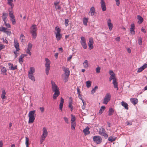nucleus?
Wrapping results in <instances>:
<instances>
[{
    "label": "nucleus",
    "instance_id": "obj_14",
    "mask_svg": "<svg viewBox=\"0 0 147 147\" xmlns=\"http://www.w3.org/2000/svg\"><path fill=\"white\" fill-rule=\"evenodd\" d=\"M99 133L101 135L104 136L105 137H108V135L105 133V131L103 128L101 127L100 128Z\"/></svg>",
    "mask_w": 147,
    "mask_h": 147
},
{
    "label": "nucleus",
    "instance_id": "obj_1",
    "mask_svg": "<svg viewBox=\"0 0 147 147\" xmlns=\"http://www.w3.org/2000/svg\"><path fill=\"white\" fill-rule=\"evenodd\" d=\"M109 74L110 75L109 78V81L111 82L112 80H113L112 83L113 84L114 88H116L117 90H118V83L115 74L112 70H110L109 71Z\"/></svg>",
    "mask_w": 147,
    "mask_h": 147
},
{
    "label": "nucleus",
    "instance_id": "obj_23",
    "mask_svg": "<svg viewBox=\"0 0 147 147\" xmlns=\"http://www.w3.org/2000/svg\"><path fill=\"white\" fill-rule=\"evenodd\" d=\"M130 101L134 105L137 104L138 102V99L136 98H132L130 99Z\"/></svg>",
    "mask_w": 147,
    "mask_h": 147
},
{
    "label": "nucleus",
    "instance_id": "obj_37",
    "mask_svg": "<svg viewBox=\"0 0 147 147\" xmlns=\"http://www.w3.org/2000/svg\"><path fill=\"white\" fill-rule=\"evenodd\" d=\"M88 19L86 18H84L83 20V24L85 26H86L87 25V23Z\"/></svg>",
    "mask_w": 147,
    "mask_h": 147
},
{
    "label": "nucleus",
    "instance_id": "obj_44",
    "mask_svg": "<svg viewBox=\"0 0 147 147\" xmlns=\"http://www.w3.org/2000/svg\"><path fill=\"white\" fill-rule=\"evenodd\" d=\"M98 86H96L94 87V88H93L92 90L91 91V92L92 94H94V93L95 92L96 90L98 89Z\"/></svg>",
    "mask_w": 147,
    "mask_h": 147
},
{
    "label": "nucleus",
    "instance_id": "obj_20",
    "mask_svg": "<svg viewBox=\"0 0 147 147\" xmlns=\"http://www.w3.org/2000/svg\"><path fill=\"white\" fill-rule=\"evenodd\" d=\"M8 16V14L7 13L3 12L2 13V17L3 20L4 22L7 21V18Z\"/></svg>",
    "mask_w": 147,
    "mask_h": 147
},
{
    "label": "nucleus",
    "instance_id": "obj_31",
    "mask_svg": "<svg viewBox=\"0 0 147 147\" xmlns=\"http://www.w3.org/2000/svg\"><path fill=\"white\" fill-rule=\"evenodd\" d=\"M137 18L139 20L138 23L140 24L143 21V19L140 16L138 15L137 16Z\"/></svg>",
    "mask_w": 147,
    "mask_h": 147
},
{
    "label": "nucleus",
    "instance_id": "obj_32",
    "mask_svg": "<svg viewBox=\"0 0 147 147\" xmlns=\"http://www.w3.org/2000/svg\"><path fill=\"white\" fill-rule=\"evenodd\" d=\"M54 94H53V99H56L57 97L60 94L59 92H54Z\"/></svg>",
    "mask_w": 147,
    "mask_h": 147
},
{
    "label": "nucleus",
    "instance_id": "obj_38",
    "mask_svg": "<svg viewBox=\"0 0 147 147\" xmlns=\"http://www.w3.org/2000/svg\"><path fill=\"white\" fill-rule=\"evenodd\" d=\"M83 65L85 68H87L88 66V61L87 60H85L83 63Z\"/></svg>",
    "mask_w": 147,
    "mask_h": 147
},
{
    "label": "nucleus",
    "instance_id": "obj_29",
    "mask_svg": "<svg viewBox=\"0 0 147 147\" xmlns=\"http://www.w3.org/2000/svg\"><path fill=\"white\" fill-rule=\"evenodd\" d=\"M55 29V31L54 33L55 34L61 33V30L59 27H56Z\"/></svg>",
    "mask_w": 147,
    "mask_h": 147
},
{
    "label": "nucleus",
    "instance_id": "obj_61",
    "mask_svg": "<svg viewBox=\"0 0 147 147\" xmlns=\"http://www.w3.org/2000/svg\"><path fill=\"white\" fill-rule=\"evenodd\" d=\"M64 103V99L62 98H61V101L60 103H62L63 104Z\"/></svg>",
    "mask_w": 147,
    "mask_h": 147
},
{
    "label": "nucleus",
    "instance_id": "obj_9",
    "mask_svg": "<svg viewBox=\"0 0 147 147\" xmlns=\"http://www.w3.org/2000/svg\"><path fill=\"white\" fill-rule=\"evenodd\" d=\"M111 98V95L109 93H107L105 96L102 103L103 104H107L110 100Z\"/></svg>",
    "mask_w": 147,
    "mask_h": 147
},
{
    "label": "nucleus",
    "instance_id": "obj_58",
    "mask_svg": "<svg viewBox=\"0 0 147 147\" xmlns=\"http://www.w3.org/2000/svg\"><path fill=\"white\" fill-rule=\"evenodd\" d=\"M120 0H115L116 5L118 6H119L120 4Z\"/></svg>",
    "mask_w": 147,
    "mask_h": 147
},
{
    "label": "nucleus",
    "instance_id": "obj_56",
    "mask_svg": "<svg viewBox=\"0 0 147 147\" xmlns=\"http://www.w3.org/2000/svg\"><path fill=\"white\" fill-rule=\"evenodd\" d=\"M1 39L3 40V41L4 43H5L6 44H8V41L6 39H4V38H3Z\"/></svg>",
    "mask_w": 147,
    "mask_h": 147
},
{
    "label": "nucleus",
    "instance_id": "obj_21",
    "mask_svg": "<svg viewBox=\"0 0 147 147\" xmlns=\"http://www.w3.org/2000/svg\"><path fill=\"white\" fill-rule=\"evenodd\" d=\"M89 127L87 126L83 130V132L85 136H86L90 133V131H89Z\"/></svg>",
    "mask_w": 147,
    "mask_h": 147
},
{
    "label": "nucleus",
    "instance_id": "obj_30",
    "mask_svg": "<svg viewBox=\"0 0 147 147\" xmlns=\"http://www.w3.org/2000/svg\"><path fill=\"white\" fill-rule=\"evenodd\" d=\"M63 70L65 72V75H69L70 71L68 68H65Z\"/></svg>",
    "mask_w": 147,
    "mask_h": 147
},
{
    "label": "nucleus",
    "instance_id": "obj_7",
    "mask_svg": "<svg viewBox=\"0 0 147 147\" xmlns=\"http://www.w3.org/2000/svg\"><path fill=\"white\" fill-rule=\"evenodd\" d=\"M45 72L46 75H48L49 74V71L50 69L51 61L47 58H46L45 59Z\"/></svg>",
    "mask_w": 147,
    "mask_h": 147
},
{
    "label": "nucleus",
    "instance_id": "obj_53",
    "mask_svg": "<svg viewBox=\"0 0 147 147\" xmlns=\"http://www.w3.org/2000/svg\"><path fill=\"white\" fill-rule=\"evenodd\" d=\"M63 119H64L65 122L67 124H68L69 123L68 119L66 117H63Z\"/></svg>",
    "mask_w": 147,
    "mask_h": 147
},
{
    "label": "nucleus",
    "instance_id": "obj_41",
    "mask_svg": "<svg viewBox=\"0 0 147 147\" xmlns=\"http://www.w3.org/2000/svg\"><path fill=\"white\" fill-rule=\"evenodd\" d=\"M8 1L7 3L10 5L12 8L13 6V0H7Z\"/></svg>",
    "mask_w": 147,
    "mask_h": 147
},
{
    "label": "nucleus",
    "instance_id": "obj_33",
    "mask_svg": "<svg viewBox=\"0 0 147 147\" xmlns=\"http://www.w3.org/2000/svg\"><path fill=\"white\" fill-rule=\"evenodd\" d=\"M7 70L5 67H3L1 69V72L2 74L3 75H7L6 73Z\"/></svg>",
    "mask_w": 147,
    "mask_h": 147
},
{
    "label": "nucleus",
    "instance_id": "obj_27",
    "mask_svg": "<svg viewBox=\"0 0 147 147\" xmlns=\"http://www.w3.org/2000/svg\"><path fill=\"white\" fill-rule=\"evenodd\" d=\"M68 107L70 109L71 111H72L73 109V107L72 105V100H69V102Z\"/></svg>",
    "mask_w": 147,
    "mask_h": 147
},
{
    "label": "nucleus",
    "instance_id": "obj_46",
    "mask_svg": "<svg viewBox=\"0 0 147 147\" xmlns=\"http://www.w3.org/2000/svg\"><path fill=\"white\" fill-rule=\"evenodd\" d=\"M116 138H113L112 136L110 137L108 139L109 141L111 142L115 141Z\"/></svg>",
    "mask_w": 147,
    "mask_h": 147
},
{
    "label": "nucleus",
    "instance_id": "obj_48",
    "mask_svg": "<svg viewBox=\"0 0 147 147\" xmlns=\"http://www.w3.org/2000/svg\"><path fill=\"white\" fill-rule=\"evenodd\" d=\"M32 45L31 43H29L28 44V47L27 49L31 50L32 48Z\"/></svg>",
    "mask_w": 147,
    "mask_h": 147
},
{
    "label": "nucleus",
    "instance_id": "obj_3",
    "mask_svg": "<svg viewBox=\"0 0 147 147\" xmlns=\"http://www.w3.org/2000/svg\"><path fill=\"white\" fill-rule=\"evenodd\" d=\"M35 72L34 68L32 67H30V70L28 71V78L33 82L35 81V78L34 76V74Z\"/></svg>",
    "mask_w": 147,
    "mask_h": 147
},
{
    "label": "nucleus",
    "instance_id": "obj_55",
    "mask_svg": "<svg viewBox=\"0 0 147 147\" xmlns=\"http://www.w3.org/2000/svg\"><path fill=\"white\" fill-rule=\"evenodd\" d=\"M31 50H30L28 49H26V53L27 54H28L30 56L31 55V53L30 52V51Z\"/></svg>",
    "mask_w": 147,
    "mask_h": 147
},
{
    "label": "nucleus",
    "instance_id": "obj_59",
    "mask_svg": "<svg viewBox=\"0 0 147 147\" xmlns=\"http://www.w3.org/2000/svg\"><path fill=\"white\" fill-rule=\"evenodd\" d=\"M19 61L20 63V64H22L23 61V59L20 58L19 59Z\"/></svg>",
    "mask_w": 147,
    "mask_h": 147
},
{
    "label": "nucleus",
    "instance_id": "obj_13",
    "mask_svg": "<svg viewBox=\"0 0 147 147\" xmlns=\"http://www.w3.org/2000/svg\"><path fill=\"white\" fill-rule=\"evenodd\" d=\"M0 31L5 33L9 35H10L11 34V32L10 31L8 30L7 28L3 27H0Z\"/></svg>",
    "mask_w": 147,
    "mask_h": 147
},
{
    "label": "nucleus",
    "instance_id": "obj_36",
    "mask_svg": "<svg viewBox=\"0 0 147 147\" xmlns=\"http://www.w3.org/2000/svg\"><path fill=\"white\" fill-rule=\"evenodd\" d=\"M71 129L74 130L75 129V128L76 125V121L71 122Z\"/></svg>",
    "mask_w": 147,
    "mask_h": 147
},
{
    "label": "nucleus",
    "instance_id": "obj_47",
    "mask_svg": "<svg viewBox=\"0 0 147 147\" xmlns=\"http://www.w3.org/2000/svg\"><path fill=\"white\" fill-rule=\"evenodd\" d=\"M71 122H74L76 121V118L74 115H71Z\"/></svg>",
    "mask_w": 147,
    "mask_h": 147
},
{
    "label": "nucleus",
    "instance_id": "obj_45",
    "mask_svg": "<svg viewBox=\"0 0 147 147\" xmlns=\"http://www.w3.org/2000/svg\"><path fill=\"white\" fill-rule=\"evenodd\" d=\"M7 21L4 22V24L5 26L7 28H11V26L9 23H7Z\"/></svg>",
    "mask_w": 147,
    "mask_h": 147
},
{
    "label": "nucleus",
    "instance_id": "obj_8",
    "mask_svg": "<svg viewBox=\"0 0 147 147\" xmlns=\"http://www.w3.org/2000/svg\"><path fill=\"white\" fill-rule=\"evenodd\" d=\"M9 12L10 20L12 24L14 25L16 24V18L14 15L13 11L12 10H9Z\"/></svg>",
    "mask_w": 147,
    "mask_h": 147
},
{
    "label": "nucleus",
    "instance_id": "obj_26",
    "mask_svg": "<svg viewBox=\"0 0 147 147\" xmlns=\"http://www.w3.org/2000/svg\"><path fill=\"white\" fill-rule=\"evenodd\" d=\"M95 11V9L94 7H92L90 9L89 13H90V15L91 16H93L94 15V13Z\"/></svg>",
    "mask_w": 147,
    "mask_h": 147
},
{
    "label": "nucleus",
    "instance_id": "obj_64",
    "mask_svg": "<svg viewBox=\"0 0 147 147\" xmlns=\"http://www.w3.org/2000/svg\"><path fill=\"white\" fill-rule=\"evenodd\" d=\"M3 142L1 140L0 141V147H3Z\"/></svg>",
    "mask_w": 147,
    "mask_h": 147
},
{
    "label": "nucleus",
    "instance_id": "obj_54",
    "mask_svg": "<svg viewBox=\"0 0 147 147\" xmlns=\"http://www.w3.org/2000/svg\"><path fill=\"white\" fill-rule=\"evenodd\" d=\"M5 48V46L2 45L1 42H0V50H1Z\"/></svg>",
    "mask_w": 147,
    "mask_h": 147
},
{
    "label": "nucleus",
    "instance_id": "obj_62",
    "mask_svg": "<svg viewBox=\"0 0 147 147\" xmlns=\"http://www.w3.org/2000/svg\"><path fill=\"white\" fill-rule=\"evenodd\" d=\"M40 109L41 111L42 112H43L44 111V108L43 107H40Z\"/></svg>",
    "mask_w": 147,
    "mask_h": 147
},
{
    "label": "nucleus",
    "instance_id": "obj_17",
    "mask_svg": "<svg viewBox=\"0 0 147 147\" xmlns=\"http://www.w3.org/2000/svg\"><path fill=\"white\" fill-rule=\"evenodd\" d=\"M107 24L109 28V29L110 31H111L113 27V25L111 23V20L110 19H109L107 20Z\"/></svg>",
    "mask_w": 147,
    "mask_h": 147
},
{
    "label": "nucleus",
    "instance_id": "obj_40",
    "mask_svg": "<svg viewBox=\"0 0 147 147\" xmlns=\"http://www.w3.org/2000/svg\"><path fill=\"white\" fill-rule=\"evenodd\" d=\"M121 105L122 106L124 107L125 109H128V105L124 101H122L121 102Z\"/></svg>",
    "mask_w": 147,
    "mask_h": 147
},
{
    "label": "nucleus",
    "instance_id": "obj_25",
    "mask_svg": "<svg viewBox=\"0 0 147 147\" xmlns=\"http://www.w3.org/2000/svg\"><path fill=\"white\" fill-rule=\"evenodd\" d=\"M2 94L1 95V97L2 99L3 100L5 99H6L7 97L5 95L6 93L5 90H3L2 91Z\"/></svg>",
    "mask_w": 147,
    "mask_h": 147
},
{
    "label": "nucleus",
    "instance_id": "obj_10",
    "mask_svg": "<svg viewBox=\"0 0 147 147\" xmlns=\"http://www.w3.org/2000/svg\"><path fill=\"white\" fill-rule=\"evenodd\" d=\"M52 85V89L53 92H59V88L55 84V82L52 81H51Z\"/></svg>",
    "mask_w": 147,
    "mask_h": 147
},
{
    "label": "nucleus",
    "instance_id": "obj_19",
    "mask_svg": "<svg viewBox=\"0 0 147 147\" xmlns=\"http://www.w3.org/2000/svg\"><path fill=\"white\" fill-rule=\"evenodd\" d=\"M59 2L57 1L54 2V5L56 10L58 9L60 10L61 9V6L59 5Z\"/></svg>",
    "mask_w": 147,
    "mask_h": 147
},
{
    "label": "nucleus",
    "instance_id": "obj_52",
    "mask_svg": "<svg viewBox=\"0 0 147 147\" xmlns=\"http://www.w3.org/2000/svg\"><path fill=\"white\" fill-rule=\"evenodd\" d=\"M69 21L68 19H65V24L66 27L68 26L69 25L68 23Z\"/></svg>",
    "mask_w": 147,
    "mask_h": 147
},
{
    "label": "nucleus",
    "instance_id": "obj_11",
    "mask_svg": "<svg viewBox=\"0 0 147 147\" xmlns=\"http://www.w3.org/2000/svg\"><path fill=\"white\" fill-rule=\"evenodd\" d=\"M93 140L94 142L97 144H100L102 141L101 138L98 136H94Z\"/></svg>",
    "mask_w": 147,
    "mask_h": 147
},
{
    "label": "nucleus",
    "instance_id": "obj_43",
    "mask_svg": "<svg viewBox=\"0 0 147 147\" xmlns=\"http://www.w3.org/2000/svg\"><path fill=\"white\" fill-rule=\"evenodd\" d=\"M26 142L25 144L26 145V147H29V139L27 137H26Z\"/></svg>",
    "mask_w": 147,
    "mask_h": 147
},
{
    "label": "nucleus",
    "instance_id": "obj_39",
    "mask_svg": "<svg viewBox=\"0 0 147 147\" xmlns=\"http://www.w3.org/2000/svg\"><path fill=\"white\" fill-rule=\"evenodd\" d=\"M114 112L113 109L112 108H110L108 112V115L109 116L112 115Z\"/></svg>",
    "mask_w": 147,
    "mask_h": 147
},
{
    "label": "nucleus",
    "instance_id": "obj_35",
    "mask_svg": "<svg viewBox=\"0 0 147 147\" xmlns=\"http://www.w3.org/2000/svg\"><path fill=\"white\" fill-rule=\"evenodd\" d=\"M105 109V106H102L101 107L99 112L98 113V114L99 115H101L102 113L103 112Z\"/></svg>",
    "mask_w": 147,
    "mask_h": 147
},
{
    "label": "nucleus",
    "instance_id": "obj_2",
    "mask_svg": "<svg viewBox=\"0 0 147 147\" xmlns=\"http://www.w3.org/2000/svg\"><path fill=\"white\" fill-rule=\"evenodd\" d=\"M36 115L35 110L31 111L29 112L28 114V123H32L34 122L35 119Z\"/></svg>",
    "mask_w": 147,
    "mask_h": 147
},
{
    "label": "nucleus",
    "instance_id": "obj_60",
    "mask_svg": "<svg viewBox=\"0 0 147 147\" xmlns=\"http://www.w3.org/2000/svg\"><path fill=\"white\" fill-rule=\"evenodd\" d=\"M115 40L117 41H118V42H119L120 41V37L119 36V37H117V38H115Z\"/></svg>",
    "mask_w": 147,
    "mask_h": 147
},
{
    "label": "nucleus",
    "instance_id": "obj_63",
    "mask_svg": "<svg viewBox=\"0 0 147 147\" xmlns=\"http://www.w3.org/2000/svg\"><path fill=\"white\" fill-rule=\"evenodd\" d=\"M78 98H79L81 100H83L82 98V95H81L80 94H78Z\"/></svg>",
    "mask_w": 147,
    "mask_h": 147
},
{
    "label": "nucleus",
    "instance_id": "obj_24",
    "mask_svg": "<svg viewBox=\"0 0 147 147\" xmlns=\"http://www.w3.org/2000/svg\"><path fill=\"white\" fill-rule=\"evenodd\" d=\"M8 65L9 66V69L11 70H13L17 69V66L15 65L13 66V64L11 63H8Z\"/></svg>",
    "mask_w": 147,
    "mask_h": 147
},
{
    "label": "nucleus",
    "instance_id": "obj_42",
    "mask_svg": "<svg viewBox=\"0 0 147 147\" xmlns=\"http://www.w3.org/2000/svg\"><path fill=\"white\" fill-rule=\"evenodd\" d=\"M86 86L87 87L89 88L91 85L92 82L90 81H88L86 82Z\"/></svg>",
    "mask_w": 147,
    "mask_h": 147
},
{
    "label": "nucleus",
    "instance_id": "obj_5",
    "mask_svg": "<svg viewBox=\"0 0 147 147\" xmlns=\"http://www.w3.org/2000/svg\"><path fill=\"white\" fill-rule=\"evenodd\" d=\"M37 26L36 25L33 24L30 27V32L33 38L35 39L37 34Z\"/></svg>",
    "mask_w": 147,
    "mask_h": 147
},
{
    "label": "nucleus",
    "instance_id": "obj_6",
    "mask_svg": "<svg viewBox=\"0 0 147 147\" xmlns=\"http://www.w3.org/2000/svg\"><path fill=\"white\" fill-rule=\"evenodd\" d=\"M48 135V131L47 128L44 127L42 129V134L41 137L40 142V144L45 141L46 138Z\"/></svg>",
    "mask_w": 147,
    "mask_h": 147
},
{
    "label": "nucleus",
    "instance_id": "obj_57",
    "mask_svg": "<svg viewBox=\"0 0 147 147\" xmlns=\"http://www.w3.org/2000/svg\"><path fill=\"white\" fill-rule=\"evenodd\" d=\"M63 104L60 103L59 104V109L61 111H63Z\"/></svg>",
    "mask_w": 147,
    "mask_h": 147
},
{
    "label": "nucleus",
    "instance_id": "obj_15",
    "mask_svg": "<svg viewBox=\"0 0 147 147\" xmlns=\"http://www.w3.org/2000/svg\"><path fill=\"white\" fill-rule=\"evenodd\" d=\"M94 42L93 41V38L91 37L89 38V41L88 43V45L89 46V49L90 50H91L93 49V44Z\"/></svg>",
    "mask_w": 147,
    "mask_h": 147
},
{
    "label": "nucleus",
    "instance_id": "obj_12",
    "mask_svg": "<svg viewBox=\"0 0 147 147\" xmlns=\"http://www.w3.org/2000/svg\"><path fill=\"white\" fill-rule=\"evenodd\" d=\"M81 39L80 42L82 46L84 49H86L87 47V46L85 38L84 37H81Z\"/></svg>",
    "mask_w": 147,
    "mask_h": 147
},
{
    "label": "nucleus",
    "instance_id": "obj_22",
    "mask_svg": "<svg viewBox=\"0 0 147 147\" xmlns=\"http://www.w3.org/2000/svg\"><path fill=\"white\" fill-rule=\"evenodd\" d=\"M147 67V64H145L142 66L138 69L137 72H140L143 71L144 69Z\"/></svg>",
    "mask_w": 147,
    "mask_h": 147
},
{
    "label": "nucleus",
    "instance_id": "obj_28",
    "mask_svg": "<svg viewBox=\"0 0 147 147\" xmlns=\"http://www.w3.org/2000/svg\"><path fill=\"white\" fill-rule=\"evenodd\" d=\"M55 37L57 41L59 40L62 38V34L61 33L55 34Z\"/></svg>",
    "mask_w": 147,
    "mask_h": 147
},
{
    "label": "nucleus",
    "instance_id": "obj_50",
    "mask_svg": "<svg viewBox=\"0 0 147 147\" xmlns=\"http://www.w3.org/2000/svg\"><path fill=\"white\" fill-rule=\"evenodd\" d=\"M69 76V75H65L64 81L65 82H66L68 81Z\"/></svg>",
    "mask_w": 147,
    "mask_h": 147
},
{
    "label": "nucleus",
    "instance_id": "obj_49",
    "mask_svg": "<svg viewBox=\"0 0 147 147\" xmlns=\"http://www.w3.org/2000/svg\"><path fill=\"white\" fill-rule=\"evenodd\" d=\"M142 39L141 38H139L138 39V43L140 45H141L142 44Z\"/></svg>",
    "mask_w": 147,
    "mask_h": 147
},
{
    "label": "nucleus",
    "instance_id": "obj_4",
    "mask_svg": "<svg viewBox=\"0 0 147 147\" xmlns=\"http://www.w3.org/2000/svg\"><path fill=\"white\" fill-rule=\"evenodd\" d=\"M14 46L16 49V50L13 51V53L15 55V58L17 57L18 54H19V52L20 50V47L19 43L17 40L15 38L14 41Z\"/></svg>",
    "mask_w": 147,
    "mask_h": 147
},
{
    "label": "nucleus",
    "instance_id": "obj_16",
    "mask_svg": "<svg viewBox=\"0 0 147 147\" xmlns=\"http://www.w3.org/2000/svg\"><path fill=\"white\" fill-rule=\"evenodd\" d=\"M100 7L103 11H105L106 10V4L104 0H101L100 2Z\"/></svg>",
    "mask_w": 147,
    "mask_h": 147
},
{
    "label": "nucleus",
    "instance_id": "obj_18",
    "mask_svg": "<svg viewBox=\"0 0 147 147\" xmlns=\"http://www.w3.org/2000/svg\"><path fill=\"white\" fill-rule=\"evenodd\" d=\"M135 26L134 24V23H132L131 25V27L130 28V33L132 35H134L135 34Z\"/></svg>",
    "mask_w": 147,
    "mask_h": 147
},
{
    "label": "nucleus",
    "instance_id": "obj_34",
    "mask_svg": "<svg viewBox=\"0 0 147 147\" xmlns=\"http://www.w3.org/2000/svg\"><path fill=\"white\" fill-rule=\"evenodd\" d=\"M20 39L22 42H24L25 41V37L22 34H21L20 35Z\"/></svg>",
    "mask_w": 147,
    "mask_h": 147
},
{
    "label": "nucleus",
    "instance_id": "obj_51",
    "mask_svg": "<svg viewBox=\"0 0 147 147\" xmlns=\"http://www.w3.org/2000/svg\"><path fill=\"white\" fill-rule=\"evenodd\" d=\"M101 69V68L99 66H98L97 67L96 69V72L97 73H99L100 72V70Z\"/></svg>",
    "mask_w": 147,
    "mask_h": 147
}]
</instances>
